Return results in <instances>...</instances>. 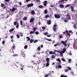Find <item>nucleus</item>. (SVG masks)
<instances>
[{
    "label": "nucleus",
    "mask_w": 77,
    "mask_h": 77,
    "mask_svg": "<svg viewBox=\"0 0 77 77\" xmlns=\"http://www.w3.org/2000/svg\"><path fill=\"white\" fill-rule=\"evenodd\" d=\"M48 75H51V71L49 72V73H48Z\"/></svg>",
    "instance_id": "5fc2aeb1"
},
{
    "label": "nucleus",
    "mask_w": 77,
    "mask_h": 77,
    "mask_svg": "<svg viewBox=\"0 0 77 77\" xmlns=\"http://www.w3.org/2000/svg\"><path fill=\"white\" fill-rule=\"evenodd\" d=\"M67 46H68V47H69V46H70V44H69V43L67 44Z\"/></svg>",
    "instance_id": "774afa93"
},
{
    "label": "nucleus",
    "mask_w": 77,
    "mask_h": 77,
    "mask_svg": "<svg viewBox=\"0 0 77 77\" xmlns=\"http://www.w3.org/2000/svg\"><path fill=\"white\" fill-rule=\"evenodd\" d=\"M38 8H43V6L42 5H39L38 6Z\"/></svg>",
    "instance_id": "6ab92c4d"
},
{
    "label": "nucleus",
    "mask_w": 77,
    "mask_h": 77,
    "mask_svg": "<svg viewBox=\"0 0 77 77\" xmlns=\"http://www.w3.org/2000/svg\"><path fill=\"white\" fill-rule=\"evenodd\" d=\"M40 51L41 50V48L40 47H38L37 49V51Z\"/></svg>",
    "instance_id": "393cba45"
},
{
    "label": "nucleus",
    "mask_w": 77,
    "mask_h": 77,
    "mask_svg": "<svg viewBox=\"0 0 77 77\" xmlns=\"http://www.w3.org/2000/svg\"><path fill=\"white\" fill-rule=\"evenodd\" d=\"M6 8V6H4V7L3 8V9H5V8Z\"/></svg>",
    "instance_id": "338daca9"
},
{
    "label": "nucleus",
    "mask_w": 77,
    "mask_h": 77,
    "mask_svg": "<svg viewBox=\"0 0 77 77\" xmlns=\"http://www.w3.org/2000/svg\"><path fill=\"white\" fill-rule=\"evenodd\" d=\"M58 52V53H60V51H57L56 50H55V52Z\"/></svg>",
    "instance_id": "4d7b16f0"
},
{
    "label": "nucleus",
    "mask_w": 77,
    "mask_h": 77,
    "mask_svg": "<svg viewBox=\"0 0 77 77\" xmlns=\"http://www.w3.org/2000/svg\"><path fill=\"white\" fill-rule=\"evenodd\" d=\"M22 57H23L24 58L26 57V54H25V53H24V54H22Z\"/></svg>",
    "instance_id": "dca6fc26"
},
{
    "label": "nucleus",
    "mask_w": 77,
    "mask_h": 77,
    "mask_svg": "<svg viewBox=\"0 0 77 77\" xmlns=\"http://www.w3.org/2000/svg\"><path fill=\"white\" fill-rule=\"evenodd\" d=\"M46 40H47V41H51V39H48V38H45Z\"/></svg>",
    "instance_id": "2f4dec72"
},
{
    "label": "nucleus",
    "mask_w": 77,
    "mask_h": 77,
    "mask_svg": "<svg viewBox=\"0 0 77 77\" xmlns=\"http://www.w3.org/2000/svg\"><path fill=\"white\" fill-rule=\"evenodd\" d=\"M49 54H55L53 53V52L52 51H50L49 52Z\"/></svg>",
    "instance_id": "bb28decb"
},
{
    "label": "nucleus",
    "mask_w": 77,
    "mask_h": 77,
    "mask_svg": "<svg viewBox=\"0 0 77 77\" xmlns=\"http://www.w3.org/2000/svg\"><path fill=\"white\" fill-rule=\"evenodd\" d=\"M15 66H16L17 68H18V64H16Z\"/></svg>",
    "instance_id": "bf43d9fd"
},
{
    "label": "nucleus",
    "mask_w": 77,
    "mask_h": 77,
    "mask_svg": "<svg viewBox=\"0 0 77 77\" xmlns=\"http://www.w3.org/2000/svg\"><path fill=\"white\" fill-rule=\"evenodd\" d=\"M37 29V28H36L34 27V28L33 29V31H36Z\"/></svg>",
    "instance_id": "4c0bfd02"
},
{
    "label": "nucleus",
    "mask_w": 77,
    "mask_h": 77,
    "mask_svg": "<svg viewBox=\"0 0 77 77\" xmlns=\"http://www.w3.org/2000/svg\"><path fill=\"white\" fill-rule=\"evenodd\" d=\"M16 10V8H12V9H10V11H11V12H14V11H15Z\"/></svg>",
    "instance_id": "1a4fd4ad"
},
{
    "label": "nucleus",
    "mask_w": 77,
    "mask_h": 77,
    "mask_svg": "<svg viewBox=\"0 0 77 77\" xmlns=\"http://www.w3.org/2000/svg\"><path fill=\"white\" fill-rule=\"evenodd\" d=\"M57 61H58V62H61L60 59L59 58H57Z\"/></svg>",
    "instance_id": "a878e982"
},
{
    "label": "nucleus",
    "mask_w": 77,
    "mask_h": 77,
    "mask_svg": "<svg viewBox=\"0 0 77 77\" xmlns=\"http://www.w3.org/2000/svg\"><path fill=\"white\" fill-rule=\"evenodd\" d=\"M33 41H34V40L33 39H31L30 41V44L32 43L33 42Z\"/></svg>",
    "instance_id": "58836bf2"
},
{
    "label": "nucleus",
    "mask_w": 77,
    "mask_h": 77,
    "mask_svg": "<svg viewBox=\"0 0 77 77\" xmlns=\"http://www.w3.org/2000/svg\"><path fill=\"white\" fill-rule=\"evenodd\" d=\"M58 68H62V66L60 65L58 66Z\"/></svg>",
    "instance_id": "a18cd8bd"
},
{
    "label": "nucleus",
    "mask_w": 77,
    "mask_h": 77,
    "mask_svg": "<svg viewBox=\"0 0 77 77\" xmlns=\"http://www.w3.org/2000/svg\"><path fill=\"white\" fill-rule=\"evenodd\" d=\"M33 6V4L31 3V4H28L27 5V7L29 8V7H32Z\"/></svg>",
    "instance_id": "0eeeda50"
},
{
    "label": "nucleus",
    "mask_w": 77,
    "mask_h": 77,
    "mask_svg": "<svg viewBox=\"0 0 77 77\" xmlns=\"http://www.w3.org/2000/svg\"><path fill=\"white\" fill-rule=\"evenodd\" d=\"M56 28L55 27L54 28V32H56Z\"/></svg>",
    "instance_id": "13d9d810"
},
{
    "label": "nucleus",
    "mask_w": 77,
    "mask_h": 77,
    "mask_svg": "<svg viewBox=\"0 0 77 77\" xmlns=\"http://www.w3.org/2000/svg\"><path fill=\"white\" fill-rule=\"evenodd\" d=\"M61 59H62V60L63 61V62H65L66 61L65 60V59H64L63 58H62Z\"/></svg>",
    "instance_id": "09e8293b"
},
{
    "label": "nucleus",
    "mask_w": 77,
    "mask_h": 77,
    "mask_svg": "<svg viewBox=\"0 0 77 77\" xmlns=\"http://www.w3.org/2000/svg\"><path fill=\"white\" fill-rule=\"evenodd\" d=\"M5 1L6 2H9V0H5Z\"/></svg>",
    "instance_id": "69168bd1"
},
{
    "label": "nucleus",
    "mask_w": 77,
    "mask_h": 77,
    "mask_svg": "<svg viewBox=\"0 0 77 77\" xmlns=\"http://www.w3.org/2000/svg\"><path fill=\"white\" fill-rule=\"evenodd\" d=\"M60 77H68V76H67L66 75H63L62 74V75H61L60 76Z\"/></svg>",
    "instance_id": "aec40b11"
},
{
    "label": "nucleus",
    "mask_w": 77,
    "mask_h": 77,
    "mask_svg": "<svg viewBox=\"0 0 77 77\" xmlns=\"http://www.w3.org/2000/svg\"><path fill=\"white\" fill-rule=\"evenodd\" d=\"M67 41H68V39H67L65 41V42H64L63 41H62L61 42V44L64 45L65 47H66V46H67V44H66V43L67 42Z\"/></svg>",
    "instance_id": "f257e3e1"
},
{
    "label": "nucleus",
    "mask_w": 77,
    "mask_h": 77,
    "mask_svg": "<svg viewBox=\"0 0 77 77\" xmlns=\"http://www.w3.org/2000/svg\"><path fill=\"white\" fill-rule=\"evenodd\" d=\"M60 8H64V5L62 4H60L59 5Z\"/></svg>",
    "instance_id": "f8f14e48"
},
{
    "label": "nucleus",
    "mask_w": 77,
    "mask_h": 77,
    "mask_svg": "<svg viewBox=\"0 0 77 77\" xmlns=\"http://www.w3.org/2000/svg\"><path fill=\"white\" fill-rule=\"evenodd\" d=\"M20 25L21 26L22 28H23V21L21 20L20 21Z\"/></svg>",
    "instance_id": "4be33fe9"
},
{
    "label": "nucleus",
    "mask_w": 77,
    "mask_h": 77,
    "mask_svg": "<svg viewBox=\"0 0 77 77\" xmlns=\"http://www.w3.org/2000/svg\"><path fill=\"white\" fill-rule=\"evenodd\" d=\"M35 34L36 35H38L39 34V32H38V31H36L35 32Z\"/></svg>",
    "instance_id": "6e6d98bb"
},
{
    "label": "nucleus",
    "mask_w": 77,
    "mask_h": 77,
    "mask_svg": "<svg viewBox=\"0 0 77 77\" xmlns=\"http://www.w3.org/2000/svg\"><path fill=\"white\" fill-rule=\"evenodd\" d=\"M54 16L56 18H57V19H59L60 17V15L56 14H54Z\"/></svg>",
    "instance_id": "20e7f679"
},
{
    "label": "nucleus",
    "mask_w": 77,
    "mask_h": 77,
    "mask_svg": "<svg viewBox=\"0 0 77 77\" xmlns=\"http://www.w3.org/2000/svg\"><path fill=\"white\" fill-rule=\"evenodd\" d=\"M64 23H67V22H68V20H67L66 19H64Z\"/></svg>",
    "instance_id": "72a5a7b5"
},
{
    "label": "nucleus",
    "mask_w": 77,
    "mask_h": 77,
    "mask_svg": "<svg viewBox=\"0 0 77 77\" xmlns=\"http://www.w3.org/2000/svg\"><path fill=\"white\" fill-rule=\"evenodd\" d=\"M47 3H48V2L47 1H45L43 2V5L44 6H46L47 5Z\"/></svg>",
    "instance_id": "423d86ee"
},
{
    "label": "nucleus",
    "mask_w": 77,
    "mask_h": 77,
    "mask_svg": "<svg viewBox=\"0 0 77 77\" xmlns=\"http://www.w3.org/2000/svg\"><path fill=\"white\" fill-rule=\"evenodd\" d=\"M18 3L19 4L20 6L22 5V3H21V2H18Z\"/></svg>",
    "instance_id": "8fccbe9b"
},
{
    "label": "nucleus",
    "mask_w": 77,
    "mask_h": 77,
    "mask_svg": "<svg viewBox=\"0 0 77 77\" xmlns=\"http://www.w3.org/2000/svg\"><path fill=\"white\" fill-rule=\"evenodd\" d=\"M61 62H59V63H57L58 66L60 65H61Z\"/></svg>",
    "instance_id": "79ce46f5"
},
{
    "label": "nucleus",
    "mask_w": 77,
    "mask_h": 77,
    "mask_svg": "<svg viewBox=\"0 0 77 77\" xmlns=\"http://www.w3.org/2000/svg\"><path fill=\"white\" fill-rule=\"evenodd\" d=\"M43 67H42V68H44V67H45V63L43 64Z\"/></svg>",
    "instance_id": "052dcab7"
},
{
    "label": "nucleus",
    "mask_w": 77,
    "mask_h": 77,
    "mask_svg": "<svg viewBox=\"0 0 77 77\" xmlns=\"http://www.w3.org/2000/svg\"><path fill=\"white\" fill-rule=\"evenodd\" d=\"M26 38L27 39H28L27 41H30V38L29 37H27Z\"/></svg>",
    "instance_id": "ea45409f"
},
{
    "label": "nucleus",
    "mask_w": 77,
    "mask_h": 77,
    "mask_svg": "<svg viewBox=\"0 0 77 77\" xmlns=\"http://www.w3.org/2000/svg\"><path fill=\"white\" fill-rule=\"evenodd\" d=\"M66 51V49L65 48H63V51L60 52V54L62 55V53H65V52Z\"/></svg>",
    "instance_id": "7ed1b4c3"
},
{
    "label": "nucleus",
    "mask_w": 77,
    "mask_h": 77,
    "mask_svg": "<svg viewBox=\"0 0 77 77\" xmlns=\"http://www.w3.org/2000/svg\"><path fill=\"white\" fill-rule=\"evenodd\" d=\"M18 54H14L13 55V57H14L15 56H18Z\"/></svg>",
    "instance_id": "49530a36"
},
{
    "label": "nucleus",
    "mask_w": 77,
    "mask_h": 77,
    "mask_svg": "<svg viewBox=\"0 0 77 77\" xmlns=\"http://www.w3.org/2000/svg\"><path fill=\"white\" fill-rule=\"evenodd\" d=\"M14 29L12 28V29H11L10 30H9V32H12V31H14Z\"/></svg>",
    "instance_id": "c9c22d12"
},
{
    "label": "nucleus",
    "mask_w": 77,
    "mask_h": 77,
    "mask_svg": "<svg viewBox=\"0 0 77 77\" xmlns=\"http://www.w3.org/2000/svg\"><path fill=\"white\" fill-rule=\"evenodd\" d=\"M73 28H74L75 29H76V26L75 25V24H74L73 26Z\"/></svg>",
    "instance_id": "c03bdc74"
},
{
    "label": "nucleus",
    "mask_w": 77,
    "mask_h": 77,
    "mask_svg": "<svg viewBox=\"0 0 77 77\" xmlns=\"http://www.w3.org/2000/svg\"><path fill=\"white\" fill-rule=\"evenodd\" d=\"M20 54H24V52L23 51V50H22L20 51Z\"/></svg>",
    "instance_id": "5701e85b"
},
{
    "label": "nucleus",
    "mask_w": 77,
    "mask_h": 77,
    "mask_svg": "<svg viewBox=\"0 0 77 77\" xmlns=\"http://www.w3.org/2000/svg\"><path fill=\"white\" fill-rule=\"evenodd\" d=\"M31 14L32 15H34L35 14V11H34V10H32L31 13Z\"/></svg>",
    "instance_id": "4468645a"
},
{
    "label": "nucleus",
    "mask_w": 77,
    "mask_h": 77,
    "mask_svg": "<svg viewBox=\"0 0 77 77\" xmlns=\"http://www.w3.org/2000/svg\"><path fill=\"white\" fill-rule=\"evenodd\" d=\"M14 26H16V28L18 29L19 27V23H17V21H15L14 23Z\"/></svg>",
    "instance_id": "f03ea898"
},
{
    "label": "nucleus",
    "mask_w": 77,
    "mask_h": 77,
    "mask_svg": "<svg viewBox=\"0 0 77 77\" xmlns=\"http://www.w3.org/2000/svg\"><path fill=\"white\" fill-rule=\"evenodd\" d=\"M65 32H66V33L67 35L68 36H70V34H69V33H68V30H66L65 31Z\"/></svg>",
    "instance_id": "9b49d317"
},
{
    "label": "nucleus",
    "mask_w": 77,
    "mask_h": 77,
    "mask_svg": "<svg viewBox=\"0 0 77 77\" xmlns=\"http://www.w3.org/2000/svg\"><path fill=\"white\" fill-rule=\"evenodd\" d=\"M11 49H12V50H15V46L14 45L13 46Z\"/></svg>",
    "instance_id": "ddd939ff"
},
{
    "label": "nucleus",
    "mask_w": 77,
    "mask_h": 77,
    "mask_svg": "<svg viewBox=\"0 0 77 77\" xmlns=\"http://www.w3.org/2000/svg\"><path fill=\"white\" fill-rule=\"evenodd\" d=\"M35 19L33 17L31 18L29 20L30 23H33V21H35Z\"/></svg>",
    "instance_id": "39448f33"
},
{
    "label": "nucleus",
    "mask_w": 77,
    "mask_h": 77,
    "mask_svg": "<svg viewBox=\"0 0 77 77\" xmlns=\"http://www.w3.org/2000/svg\"><path fill=\"white\" fill-rule=\"evenodd\" d=\"M34 32H35V31H31L29 32V33L30 34H33V33H34Z\"/></svg>",
    "instance_id": "473e14b6"
},
{
    "label": "nucleus",
    "mask_w": 77,
    "mask_h": 77,
    "mask_svg": "<svg viewBox=\"0 0 77 77\" xmlns=\"http://www.w3.org/2000/svg\"><path fill=\"white\" fill-rule=\"evenodd\" d=\"M2 44L5 45V41H3L2 42Z\"/></svg>",
    "instance_id": "603ef678"
},
{
    "label": "nucleus",
    "mask_w": 77,
    "mask_h": 77,
    "mask_svg": "<svg viewBox=\"0 0 77 77\" xmlns=\"http://www.w3.org/2000/svg\"><path fill=\"white\" fill-rule=\"evenodd\" d=\"M17 37L18 38H20V35L18 34H17Z\"/></svg>",
    "instance_id": "680f3d73"
},
{
    "label": "nucleus",
    "mask_w": 77,
    "mask_h": 77,
    "mask_svg": "<svg viewBox=\"0 0 77 77\" xmlns=\"http://www.w3.org/2000/svg\"><path fill=\"white\" fill-rule=\"evenodd\" d=\"M55 57H55V56L54 55H53L52 56V58L53 59H55Z\"/></svg>",
    "instance_id": "37998d69"
},
{
    "label": "nucleus",
    "mask_w": 77,
    "mask_h": 77,
    "mask_svg": "<svg viewBox=\"0 0 77 77\" xmlns=\"http://www.w3.org/2000/svg\"><path fill=\"white\" fill-rule=\"evenodd\" d=\"M69 55L70 56H72V53L71 52H70L69 53Z\"/></svg>",
    "instance_id": "e2e57ef3"
},
{
    "label": "nucleus",
    "mask_w": 77,
    "mask_h": 77,
    "mask_svg": "<svg viewBox=\"0 0 77 77\" xmlns=\"http://www.w3.org/2000/svg\"><path fill=\"white\" fill-rule=\"evenodd\" d=\"M44 14H47V12H48V11L47 9H45L44 10Z\"/></svg>",
    "instance_id": "2eb2a0df"
},
{
    "label": "nucleus",
    "mask_w": 77,
    "mask_h": 77,
    "mask_svg": "<svg viewBox=\"0 0 77 77\" xmlns=\"http://www.w3.org/2000/svg\"><path fill=\"white\" fill-rule=\"evenodd\" d=\"M27 18L26 17H25L23 18V21H25V20H27Z\"/></svg>",
    "instance_id": "c85d7f7f"
},
{
    "label": "nucleus",
    "mask_w": 77,
    "mask_h": 77,
    "mask_svg": "<svg viewBox=\"0 0 77 77\" xmlns=\"http://www.w3.org/2000/svg\"><path fill=\"white\" fill-rule=\"evenodd\" d=\"M19 33V34H20V36H23V33H21V32H20Z\"/></svg>",
    "instance_id": "a19ab883"
},
{
    "label": "nucleus",
    "mask_w": 77,
    "mask_h": 77,
    "mask_svg": "<svg viewBox=\"0 0 77 77\" xmlns=\"http://www.w3.org/2000/svg\"><path fill=\"white\" fill-rule=\"evenodd\" d=\"M33 57H38V55L37 54H35V55H33Z\"/></svg>",
    "instance_id": "a211bd4d"
},
{
    "label": "nucleus",
    "mask_w": 77,
    "mask_h": 77,
    "mask_svg": "<svg viewBox=\"0 0 77 77\" xmlns=\"http://www.w3.org/2000/svg\"><path fill=\"white\" fill-rule=\"evenodd\" d=\"M71 10L72 12L74 11V7L72 6L71 7Z\"/></svg>",
    "instance_id": "412c9836"
},
{
    "label": "nucleus",
    "mask_w": 77,
    "mask_h": 77,
    "mask_svg": "<svg viewBox=\"0 0 77 77\" xmlns=\"http://www.w3.org/2000/svg\"><path fill=\"white\" fill-rule=\"evenodd\" d=\"M5 4L2 3L1 6L2 7V8H3V7H4V6H5Z\"/></svg>",
    "instance_id": "b1692460"
},
{
    "label": "nucleus",
    "mask_w": 77,
    "mask_h": 77,
    "mask_svg": "<svg viewBox=\"0 0 77 77\" xmlns=\"http://www.w3.org/2000/svg\"><path fill=\"white\" fill-rule=\"evenodd\" d=\"M50 60V58H46V61L47 62H49V61Z\"/></svg>",
    "instance_id": "cd10ccee"
},
{
    "label": "nucleus",
    "mask_w": 77,
    "mask_h": 77,
    "mask_svg": "<svg viewBox=\"0 0 77 77\" xmlns=\"http://www.w3.org/2000/svg\"><path fill=\"white\" fill-rule=\"evenodd\" d=\"M50 17V16H49V15H46L45 16V18H48V17Z\"/></svg>",
    "instance_id": "e433bc0d"
},
{
    "label": "nucleus",
    "mask_w": 77,
    "mask_h": 77,
    "mask_svg": "<svg viewBox=\"0 0 77 77\" xmlns=\"http://www.w3.org/2000/svg\"><path fill=\"white\" fill-rule=\"evenodd\" d=\"M65 72H68V71H69V69H65Z\"/></svg>",
    "instance_id": "de8ad7c7"
},
{
    "label": "nucleus",
    "mask_w": 77,
    "mask_h": 77,
    "mask_svg": "<svg viewBox=\"0 0 77 77\" xmlns=\"http://www.w3.org/2000/svg\"><path fill=\"white\" fill-rule=\"evenodd\" d=\"M66 17H68V20H71V17H70V15H69V14H67L66 15Z\"/></svg>",
    "instance_id": "6e6552de"
},
{
    "label": "nucleus",
    "mask_w": 77,
    "mask_h": 77,
    "mask_svg": "<svg viewBox=\"0 0 77 77\" xmlns=\"http://www.w3.org/2000/svg\"><path fill=\"white\" fill-rule=\"evenodd\" d=\"M44 35H45V36H46V35H48V32H46L44 33Z\"/></svg>",
    "instance_id": "c756f323"
},
{
    "label": "nucleus",
    "mask_w": 77,
    "mask_h": 77,
    "mask_svg": "<svg viewBox=\"0 0 77 77\" xmlns=\"http://www.w3.org/2000/svg\"><path fill=\"white\" fill-rule=\"evenodd\" d=\"M49 65H50V63H49L47 62V63L46 65V67H48V66H49Z\"/></svg>",
    "instance_id": "f3484780"
},
{
    "label": "nucleus",
    "mask_w": 77,
    "mask_h": 77,
    "mask_svg": "<svg viewBox=\"0 0 77 77\" xmlns=\"http://www.w3.org/2000/svg\"><path fill=\"white\" fill-rule=\"evenodd\" d=\"M70 4H69V5H66L65 7V8H68V7H69V6H70Z\"/></svg>",
    "instance_id": "7c9ffc66"
},
{
    "label": "nucleus",
    "mask_w": 77,
    "mask_h": 77,
    "mask_svg": "<svg viewBox=\"0 0 77 77\" xmlns=\"http://www.w3.org/2000/svg\"><path fill=\"white\" fill-rule=\"evenodd\" d=\"M60 38V39H61V38H62V35H60V37H59Z\"/></svg>",
    "instance_id": "0e129e2a"
},
{
    "label": "nucleus",
    "mask_w": 77,
    "mask_h": 77,
    "mask_svg": "<svg viewBox=\"0 0 77 77\" xmlns=\"http://www.w3.org/2000/svg\"><path fill=\"white\" fill-rule=\"evenodd\" d=\"M27 47H28V46H27V45H26L25 46L24 48H25V49H27Z\"/></svg>",
    "instance_id": "f704fd0d"
},
{
    "label": "nucleus",
    "mask_w": 77,
    "mask_h": 77,
    "mask_svg": "<svg viewBox=\"0 0 77 77\" xmlns=\"http://www.w3.org/2000/svg\"><path fill=\"white\" fill-rule=\"evenodd\" d=\"M48 25H50V24L51 23V21L50 20H49L48 21L47 23Z\"/></svg>",
    "instance_id": "9d476101"
},
{
    "label": "nucleus",
    "mask_w": 77,
    "mask_h": 77,
    "mask_svg": "<svg viewBox=\"0 0 77 77\" xmlns=\"http://www.w3.org/2000/svg\"><path fill=\"white\" fill-rule=\"evenodd\" d=\"M42 28L43 30H45V26L42 27Z\"/></svg>",
    "instance_id": "864d4df0"
},
{
    "label": "nucleus",
    "mask_w": 77,
    "mask_h": 77,
    "mask_svg": "<svg viewBox=\"0 0 77 77\" xmlns=\"http://www.w3.org/2000/svg\"><path fill=\"white\" fill-rule=\"evenodd\" d=\"M38 40H35L34 42H33V43H35L36 42H38Z\"/></svg>",
    "instance_id": "3c124183"
}]
</instances>
